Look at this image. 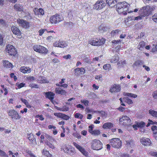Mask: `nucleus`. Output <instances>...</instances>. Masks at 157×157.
Here are the masks:
<instances>
[{"mask_svg":"<svg viewBox=\"0 0 157 157\" xmlns=\"http://www.w3.org/2000/svg\"><path fill=\"white\" fill-rule=\"evenodd\" d=\"M105 42V40L103 37H101V38L94 37L89 40L88 43L92 45L98 46L104 44Z\"/></svg>","mask_w":157,"mask_h":157,"instance_id":"f257e3e1","label":"nucleus"},{"mask_svg":"<svg viewBox=\"0 0 157 157\" xmlns=\"http://www.w3.org/2000/svg\"><path fill=\"white\" fill-rule=\"evenodd\" d=\"M116 9L118 13H121L128 10V4L125 2L116 4Z\"/></svg>","mask_w":157,"mask_h":157,"instance_id":"f03ea898","label":"nucleus"},{"mask_svg":"<svg viewBox=\"0 0 157 157\" xmlns=\"http://www.w3.org/2000/svg\"><path fill=\"white\" fill-rule=\"evenodd\" d=\"M64 18L63 16L59 13H56L51 16L49 19V21L52 24H56L63 21Z\"/></svg>","mask_w":157,"mask_h":157,"instance_id":"7ed1b4c3","label":"nucleus"},{"mask_svg":"<svg viewBox=\"0 0 157 157\" xmlns=\"http://www.w3.org/2000/svg\"><path fill=\"white\" fill-rule=\"evenodd\" d=\"M92 149L94 150H99L102 149V144L101 141L97 139L92 140L91 143Z\"/></svg>","mask_w":157,"mask_h":157,"instance_id":"20e7f679","label":"nucleus"},{"mask_svg":"<svg viewBox=\"0 0 157 157\" xmlns=\"http://www.w3.org/2000/svg\"><path fill=\"white\" fill-rule=\"evenodd\" d=\"M151 13V9L150 6H148L143 7L139 10V14L144 17L148 16Z\"/></svg>","mask_w":157,"mask_h":157,"instance_id":"39448f33","label":"nucleus"},{"mask_svg":"<svg viewBox=\"0 0 157 157\" xmlns=\"http://www.w3.org/2000/svg\"><path fill=\"white\" fill-rule=\"evenodd\" d=\"M110 145L114 148H120L121 146V142L118 138H113L109 140Z\"/></svg>","mask_w":157,"mask_h":157,"instance_id":"423d86ee","label":"nucleus"},{"mask_svg":"<svg viewBox=\"0 0 157 157\" xmlns=\"http://www.w3.org/2000/svg\"><path fill=\"white\" fill-rule=\"evenodd\" d=\"M33 49L35 52L45 54H47L48 51L47 48L40 45H34Z\"/></svg>","mask_w":157,"mask_h":157,"instance_id":"0eeeda50","label":"nucleus"},{"mask_svg":"<svg viewBox=\"0 0 157 157\" xmlns=\"http://www.w3.org/2000/svg\"><path fill=\"white\" fill-rule=\"evenodd\" d=\"M120 124L124 126H128L131 124V120L130 118L126 116H122L119 119Z\"/></svg>","mask_w":157,"mask_h":157,"instance_id":"6e6552de","label":"nucleus"},{"mask_svg":"<svg viewBox=\"0 0 157 157\" xmlns=\"http://www.w3.org/2000/svg\"><path fill=\"white\" fill-rule=\"evenodd\" d=\"M106 5L105 2L102 0H98L94 6V9L96 10H100L102 9Z\"/></svg>","mask_w":157,"mask_h":157,"instance_id":"1a4fd4ad","label":"nucleus"},{"mask_svg":"<svg viewBox=\"0 0 157 157\" xmlns=\"http://www.w3.org/2000/svg\"><path fill=\"white\" fill-rule=\"evenodd\" d=\"M7 113L13 120L20 119L21 118V116L19 115L17 112L13 109L10 110L7 112Z\"/></svg>","mask_w":157,"mask_h":157,"instance_id":"9d476101","label":"nucleus"},{"mask_svg":"<svg viewBox=\"0 0 157 157\" xmlns=\"http://www.w3.org/2000/svg\"><path fill=\"white\" fill-rule=\"evenodd\" d=\"M6 50L10 56H15L17 53L15 47L12 45H8L6 46Z\"/></svg>","mask_w":157,"mask_h":157,"instance_id":"9b49d317","label":"nucleus"},{"mask_svg":"<svg viewBox=\"0 0 157 157\" xmlns=\"http://www.w3.org/2000/svg\"><path fill=\"white\" fill-rule=\"evenodd\" d=\"M17 22L19 25L23 28L27 29L29 28V23L26 20L18 18L17 20Z\"/></svg>","mask_w":157,"mask_h":157,"instance_id":"f8f14e48","label":"nucleus"},{"mask_svg":"<svg viewBox=\"0 0 157 157\" xmlns=\"http://www.w3.org/2000/svg\"><path fill=\"white\" fill-rule=\"evenodd\" d=\"M75 76H79L81 75L84 74L86 73L85 69L83 67L77 68L74 70Z\"/></svg>","mask_w":157,"mask_h":157,"instance_id":"ddd939ff","label":"nucleus"},{"mask_svg":"<svg viewBox=\"0 0 157 157\" xmlns=\"http://www.w3.org/2000/svg\"><path fill=\"white\" fill-rule=\"evenodd\" d=\"M73 145L81 152L84 155L87 156L88 155V153L87 151L85 150V149L82 147L77 144L75 142L73 143Z\"/></svg>","mask_w":157,"mask_h":157,"instance_id":"4468645a","label":"nucleus"},{"mask_svg":"<svg viewBox=\"0 0 157 157\" xmlns=\"http://www.w3.org/2000/svg\"><path fill=\"white\" fill-rule=\"evenodd\" d=\"M46 98L50 100L51 102L53 103L54 98L55 95V94L51 91H48L45 93Z\"/></svg>","mask_w":157,"mask_h":157,"instance_id":"2eb2a0df","label":"nucleus"},{"mask_svg":"<svg viewBox=\"0 0 157 157\" xmlns=\"http://www.w3.org/2000/svg\"><path fill=\"white\" fill-rule=\"evenodd\" d=\"M140 142L143 145L145 146H148L151 144L150 140L148 138L143 137L140 139Z\"/></svg>","mask_w":157,"mask_h":157,"instance_id":"dca6fc26","label":"nucleus"},{"mask_svg":"<svg viewBox=\"0 0 157 157\" xmlns=\"http://www.w3.org/2000/svg\"><path fill=\"white\" fill-rule=\"evenodd\" d=\"M54 46L55 47H60L63 48L67 46L66 42L63 41H59L58 42H56L53 44Z\"/></svg>","mask_w":157,"mask_h":157,"instance_id":"f3484780","label":"nucleus"},{"mask_svg":"<svg viewBox=\"0 0 157 157\" xmlns=\"http://www.w3.org/2000/svg\"><path fill=\"white\" fill-rule=\"evenodd\" d=\"M54 116L65 120H67L69 119L70 117L65 114L61 113H54Z\"/></svg>","mask_w":157,"mask_h":157,"instance_id":"a211bd4d","label":"nucleus"},{"mask_svg":"<svg viewBox=\"0 0 157 157\" xmlns=\"http://www.w3.org/2000/svg\"><path fill=\"white\" fill-rule=\"evenodd\" d=\"M121 90V86L119 85L115 84L111 86L110 91L111 93L117 92Z\"/></svg>","mask_w":157,"mask_h":157,"instance_id":"6ab92c4d","label":"nucleus"},{"mask_svg":"<svg viewBox=\"0 0 157 157\" xmlns=\"http://www.w3.org/2000/svg\"><path fill=\"white\" fill-rule=\"evenodd\" d=\"M33 11L34 14L38 16L39 15L43 16L44 14V11L42 8L38 9L37 8H35L33 10Z\"/></svg>","mask_w":157,"mask_h":157,"instance_id":"aec40b11","label":"nucleus"},{"mask_svg":"<svg viewBox=\"0 0 157 157\" xmlns=\"http://www.w3.org/2000/svg\"><path fill=\"white\" fill-rule=\"evenodd\" d=\"M11 30L13 34L15 35H21V32L19 29L15 26H13L11 28Z\"/></svg>","mask_w":157,"mask_h":157,"instance_id":"412c9836","label":"nucleus"},{"mask_svg":"<svg viewBox=\"0 0 157 157\" xmlns=\"http://www.w3.org/2000/svg\"><path fill=\"white\" fill-rule=\"evenodd\" d=\"M20 71L24 74H28L31 71V69L29 67L22 66L20 68Z\"/></svg>","mask_w":157,"mask_h":157,"instance_id":"4be33fe9","label":"nucleus"},{"mask_svg":"<svg viewBox=\"0 0 157 157\" xmlns=\"http://www.w3.org/2000/svg\"><path fill=\"white\" fill-rule=\"evenodd\" d=\"M65 80V78H62L61 81L59 82V83H56V86L59 87H63L64 88H67L68 86L67 84V83L63 84Z\"/></svg>","mask_w":157,"mask_h":157,"instance_id":"5701e85b","label":"nucleus"},{"mask_svg":"<svg viewBox=\"0 0 157 157\" xmlns=\"http://www.w3.org/2000/svg\"><path fill=\"white\" fill-rule=\"evenodd\" d=\"M55 93L56 94L61 95H65L67 92L65 90L59 87L55 88Z\"/></svg>","mask_w":157,"mask_h":157,"instance_id":"b1692460","label":"nucleus"},{"mask_svg":"<svg viewBox=\"0 0 157 157\" xmlns=\"http://www.w3.org/2000/svg\"><path fill=\"white\" fill-rule=\"evenodd\" d=\"M13 7V9L16 11L21 12L23 11V6L20 4H15Z\"/></svg>","mask_w":157,"mask_h":157,"instance_id":"393cba45","label":"nucleus"},{"mask_svg":"<svg viewBox=\"0 0 157 157\" xmlns=\"http://www.w3.org/2000/svg\"><path fill=\"white\" fill-rule=\"evenodd\" d=\"M118 0H106L107 4L110 7L115 6Z\"/></svg>","mask_w":157,"mask_h":157,"instance_id":"a878e982","label":"nucleus"},{"mask_svg":"<svg viewBox=\"0 0 157 157\" xmlns=\"http://www.w3.org/2000/svg\"><path fill=\"white\" fill-rule=\"evenodd\" d=\"M126 145L128 147L132 148L135 145L134 141L132 139L126 141Z\"/></svg>","mask_w":157,"mask_h":157,"instance_id":"bb28decb","label":"nucleus"},{"mask_svg":"<svg viewBox=\"0 0 157 157\" xmlns=\"http://www.w3.org/2000/svg\"><path fill=\"white\" fill-rule=\"evenodd\" d=\"M102 127L105 129H110L113 127V124L111 122H107L104 123Z\"/></svg>","mask_w":157,"mask_h":157,"instance_id":"cd10ccee","label":"nucleus"},{"mask_svg":"<svg viewBox=\"0 0 157 157\" xmlns=\"http://www.w3.org/2000/svg\"><path fill=\"white\" fill-rule=\"evenodd\" d=\"M3 65L4 67H5L9 68H13L12 64L8 61H3Z\"/></svg>","mask_w":157,"mask_h":157,"instance_id":"c85d7f7f","label":"nucleus"},{"mask_svg":"<svg viewBox=\"0 0 157 157\" xmlns=\"http://www.w3.org/2000/svg\"><path fill=\"white\" fill-rule=\"evenodd\" d=\"M71 148V146L70 145H63L61 146V151H63L65 153H66L67 151H68L69 149Z\"/></svg>","mask_w":157,"mask_h":157,"instance_id":"c756f323","label":"nucleus"},{"mask_svg":"<svg viewBox=\"0 0 157 157\" xmlns=\"http://www.w3.org/2000/svg\"><path fill=\"white\" fill-rule=\"evenodd\" d=\"M119 58L118 55H115L113 56L111 59L110 62L111 63H115L117 62L119 60Z\"/></svg>","mask_w":157,"mask_h":157,"instance_id":"7c9ffc66","label":"nucleus"},{"mask_svg":"<svg viewBox=\"0 0 157 157\" xmlns=\"http://www.w3.org/2000/svg\"><path fill=\"white\" fill-rule=\"evenodd\" d=\"M43 155H45L47 157H52V155L49 152L45 149H43L42 152Z\"/></svg>","mask_w":157,"mask_h":157,"instance_id":"2f4dec72","label":"nucleus"},{"mask_svg":"<svg viewBox=\"0 0 157 157\" xmlns=\"http://www.w3.org/2000/svg\"><path fill=\"white\" fill-rule=\"evenodd\" d=\"M143 63V62L142 60L138 59L136 61H135L132 65L133 67L139 66L140 65H142Z\"/></svg>","mask_w":157,"mask_h":157,"instance_id":"473e14b6","label":"nucleus"},{"mask_svg":"<svg viewBox=\"0 0 157 157\" xmlns=\"http://www.w3.org/2000/svg\"><path fill=\"white\" fill-rule=\"evenodd\" d=\"M149 113L153 117L157 118V112L152 109H150L148 111Z\"/></svg>","mask_w":157,"mask_h":157,"instance_id":"72a5a7b5","label":"nucleus"},{"mask_svg":"<svg viewBox=\"0 0 157 157\" xmlns=\"http://www.w3.org/2000/svg\"><path fill=\"white\" fill-rule=\"evenodd\" d=\"M145 46V43L144 41L142 40L139 43V45H138V48L142 50L144 48Z\"/></svg>","mask_w":157,"mask_h":157,"instance_id":"f704fd0d","label":"nucleus"},{"mask_svg":"<svg viewBox=\"0 0 157 157\" xmlns=\"http://www.w3.org/2000/svg\"><path fill=\"white\" fill-rule=\"evenodd\" d=\"M120 32V30L118 29L115 30H113L111 31L110 34L112 36H115L118 35Z\"/></svg>","mask_w":157,"mask_h":157,"instance_id":"c9c22d12","label":"nucleus"},{"mask_svg":"<svg viewBox=\"0 0 157 157\" xmlns=\"http://www.w3.org/2000/svg\"><path fill=\"white\" fill-rule=\"evenodd\" d=\"M66 153L70 155H73L75 153L74 148L71 147V148L69 149L68 151H67Z\"/></svg>","mask_w":157,"mask_h":157,"instance_id":"e433bc0d","label":"nucleus"},{"mask_svg":"<svg viewBox=\"0 0 157 157\" xmlns=\"http://www.w3.org/2000/svg\"><path fill=\"white\" fill-rule=\"evenodd\" d=\"M21 100L23 103L24 104H25V105L26 107L28 108H31V105L29 104V102H28L27 100H25V99H24L23 98H21Z\"/></svg>","mask_w":157,"mask_h":157,"instance_id":"4c0bfd02","label":"nucleus"},{"mask_svg":"<svg viewBox=\"0 0 157 157\" xmlns=\"http://www.w3.org/2000/svg\"><path fill=\"white\" fill-rule=\"evenodd\" d=\"M123 99L124 101L129 105L132 104L133 103L132 100L129 98H124Z\"/></svg>","mask_w":157,"mask_h":157,"instance_id":"58836bf2","label":"nucleus"},{"mask_svg":"<svg viewBox=\"0 0 157 157\" xmlns=\"http://www.w3.org/2000/svg\"><path fill=\"white\" fill-rule=\"evenodd\" d=\"M124 95L132 98H136L137 97V95L136 94L129 93H126Z\"/></svg>","mask_w":157,"mask_h":157,"instance_id":"ea45409f","label":"nucleus"},{"mask_svg":"<svg viewBox=\"0 0 157 157\" xmlns=\"http://www.w3.org/2000/svg\"><path fill=\"white\" fill-rule=\"evenodd\" d=\"M90 133L92 135H93L94 136H98L99 135L100 133V132L99 129L94 130L91 133Z\"/></svg>","mask_w":157,"mask_h":157,"instance_id":"a19ab883","label":"nucleus"},{"mask_svg":"<svg viewBox=\"0 0 157 157\" xmlns=\"http://www.w3.org/2000/svg\"><path fill=\"white\" fill-rule=\"evenodd\" d=\"M75 118H79L80 119H82L83 118V116L82 114L79 113H77L75 114Z\"/></svg>","mask_w":157,"mask_h":157,"instance_id":"79ce46f5","label":"nucleus"},{"mask_svg":"<svg viewBox=\"0 0 157 157\" xmlns=\"http://www.w3.org/2000/svg\"><path fill=\"white\" fill-rule=\"evenodd\" d=\"M45 144L47 145L50 148H51L53 149L55 148V147L52 143L49 141H47L45 142Z\"/></svg>","mask_w":157,"mask_h":157,"instance_id":"37998d69","label":"nucleus"},{"mask_svg":"<svg viewBox=\"0 0 157 157\" xmlns=\"http://www.w3.org/2000/svg\"><path fill=\"white\" fill-rule=\"evenodd\" d=\"M138 127L142 128L145 126V123L143 121H141L137 123Z\"/></svg>","mask_w":157,"mask_h":157,"instance_id":"c03bdc74","label":"nucleus"},{"mask_svg":"<svg viewBox=\"0 0 157 157\" xmlns=\"http://www.w3.org/2000/svg\"><path fill=\"white\" fill-rule=\"evenodd\" d=\"M110 65L109 64H105L103 66V68L105 70L109 71L110 68Z\"/></svg>","mask_w":157,"mask_h":157,"instance_id":"a18cd8bd","label":"nucleus"},{"mask_svg":"<svg viewBox=\"0 0 157 157\" xmlns=\"http://www.w3.org/2000/svg\"><path fill=\"white\" fill-rule=\"evenodd\" d=\"M26 153H28V154L30 156V157H37L33 154V153H32L31 151L30 150H26Z\"/></svg>","mask_w":157,"mask_h":157,"instance_id":"49530a36","label":"nucleus"},{"mask_svg":"<svg viewBox=\"0 0 157 157\" xmlns=\"http://www.w3.org/2000/svg\"><path fill=\"white\" fill-rule=\"evenodd\" d=\"M48 81L46 80L45 78L42 77L39 80V82L40 83H48Z\"/></svg>","mask_w":157,"mask_h":157,"instance_id":"de8ad7c7","label":"nucleus"},{"mask_svg":"<svg viewBox=\"0 0 157 157\" xmlns=\"http://www.w3.org/2000/svg\"><path fill=\"white\" fill-rule=\"evenodd\" d=\"M97 112L101 114V117H106L107 114H106L105 112L103 111H98Z\"/></svg>","mask_w":157,"mask_h":157,"instance_id":"09e8293b","label":"nucleus"},{"mask_svg":"<svg viewBox=\"0 0 157 157\" xmlns=\"http://www.w3.org/2000/svg\"><path fill=\"white\" fill-rule=\"evenodd\" d=\"M29 86L32 88H39V86L36 84L34 83H31L29 85Z\"/></svg>","mask_w":157,"mask_h":157,"instance_id":"8fccbe9b","label":"nucleus"},{"mask_svg":"<svg viewBox=\"0 0 157 157\" xmlns=\"http://www.w3.org/2000/svg\"><path fill=\"white\" fill-rule=\"evenodd\" d=\"M153 21L156 23H157V12L154 13L152 16Z\"/></svg>","mask_w":157,"mask_h":157,"instance_id":"3c124183","label":"nucleus"},{"mask_svg":"<svg viewBox=\"0 0 157 157\" xmlns=\"http://www.w3.org/2000/svg\"><path fill=\"white\" fill-rule=\"evenodd\" d=\"M0 155L2 157H8L6 153L0 149Z\"/></svg>","mask_w":157,"mask_h":157,"instance_id":"603ef678","label":"nucleus"},{"mask_svg":"<svg viewBox=\"0 0 157 157\" xmlns=\"http://www.w3.org/2000/svg\"><path fill=\"white\" fill-rule=\"evenodd\" d=\"M58 124L59 125H62V126H61V128H62V129H63V130L64 132H65V128L63 126V125L64 124V121H59L58 123Z\"/></svg>","mask_w":157,"mask_h":157,"instance_id":"864d4df0","label":"nucleus"},{"mask_svg":"<svg viewBox=\"0 0 157 157\" xmlns=\"http://www.w3.org/2000/svg\"><path fill=\"white\" fill-rule=\"evenodd\" d=\"M25 85V84L23 83H16V86H17L18 89H20L23 87Z\"/></svg>","mask_w":157,"mask_h":157,"instance_id":"5fc2aeb1","label":"nucleus"},{"mask_svg":"<svg viewBox=\"0 0 157 157\" xmlns=\"http://www.w3.org/2000/svg\"><path fill=\"white\" fill-rule=\"evenodd\" d=\"M81 102L82 103L86 106H87L89 103V101L85 99L81 100Z\"/></svg>","mask_w":157,"mask_h":157,"instance_id":"6e6d98bb","label":"nucleus"},{"mask_svg":"<svg viewBox=\"0 0 157 157\" xmlns=\"http://www.w3.org/2000/svg\"><path fill=\"white\" fill-rule=\"evenodd\" d=\"M27 81H28L30 82L34 81L35 78L33 76H29L26 78Z\"/></svg>","mask_w":157,"mask_h":157,"instance_id":"4d7b16f0","label":"nucleus"},{"mask_svg":"<svg viewBox=\"0 0 157 157\" xmlns=\"http://www.w3.org/2000/svg\"><path fill=\"white\" fill-rule=\"evenodd\" d=\"M73 135L75 137H76L77 138L79 139L81 138V136L80 135L79 133H78L77 131L73 133Z\"/></svg>","mask_w":157,"mask_h":157,"instance_id":"13d9d810","label":"nucleus"},{"mask_svg":"<svg viewBox=\"0 0 157 157\" xmlns=\"http://www.w3.org/2000/svg\"><path fill=\"white\" fill-rule=\"evenodd\" d=\"M45 30H46V29H41L39 31V35L40 36H42L43 34L44 33Z\"/></svg>","mask_w":157,"mask_h":157,"instance_id":"bf43d9fd","label":"nucleus"},{"mask_svg":"<svg viewBox=\"0 0 157 157\" xmlns=\"http://www.w3.org/2000/svg\"><path fill=\"white\" fill-rule=\"evenodd\" d=\"M61 110L62 111L67 112L69 110V108L68 107L64 106L62 107Z\"/></svg>","mask_w":157,"mask_h":157,"instance_id":"052dcab7","label":"nucleus"},{"mask_svg":"<svg viewBox=\"0 0 157 157\" xmlns=\"http://www.w3.org/2000/svg\"><path fill=\"white\" fill-rule=\"evenodd\" d=\"M151 52H154L157 51V42L156 45H153V48L151 49Z\"/></svg>","mask_w":157,"mask_h":157,"instance_id":"680f3d73","label":"nucleus"},{"mask_svg":"<svg viewBox=\"0 0 157 157\" xmlns=\"http://www.w3.org/2000/svg\"><path fill=\"white\" fill-rule=\"evenodd\" d=\"M94 125L93 124H91V125L89 126H88L89 129L88 131L89 133H91L94 131L93 130Z\"/></svg>","mask_w":157,"mask_h":157,"instance_id":"e2e57ef3","label":"nucleus"},{"mask_svg":"<svg viewBox=\"0 0 157 157\" xmlns=\"http://www.w3.org/2000/svg\"><path fill=\"white\" fill-rule=\"evenodd\" d=\"M150 154L151 156L157 157V152L151 151L150 152Z\"/></svg>","mask_w":157,"mask_h":157,"instance_id":"0e129e2a","label":"nucleus"},{"mask_svg":"<svg viewBox=\"0 0 157 157\" xmlns=\"http://www.w3.org/2000/svg\"><path fill=\"white\" fill-rule=\"evenodd\" d=\"M151 130L153 132H155L157 131V127L155 125H153L151 127Z\"/></svg>","mask_w":157,"mask_h":157,"instance_id":"69168bd1","label":"nucleus"},{"mask_svg":"<svg viewBox=\"0 0 157 157\" xmlns=\"http://www.w3.org/2000/svg\"><path fill=\"white\" fill-rule=\"evenodd\" d=\"M95 78L97 80H102V75H96L95 76Z\"/></svg>","mask_w":157,"mask_h":157,"instance_id":"338daca9","label":"nucleus"},{"mask_svg":"<svg viewBox=\"0 0 157 157\" xmlns=\"http://www.w3.org/2000/svg\"><path fill=\"white\" fill-rule=\"evenodd\" d=\"M152 95L154 98L157 100V90L153 92Z\"/></svg>","mask_w":157,"mask_h":157,"instance_id":"774afa93","label":"nucleus"}]
</instances>
